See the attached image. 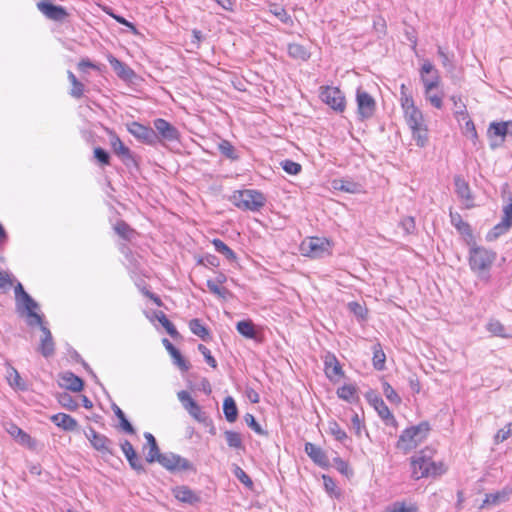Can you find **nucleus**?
I'll return each instance as SVG.
<instances>
[{
	"mask_svg": "<svg viewBox=\"0 0 512 512\" xmlns=\"http://www.w3.org/2000/svg\"><path fill=\"white\" fill-rule=\"evenodd\" d=\"M463 133L467 138L471 139L474 144L476 143V140L478 139V134L475 125L471 119L466 121L463 127Z\"/></svg>",
	"mask_w": 512,
	"mask_h": 512,
	"instance_id": "obj_63",
	"label": "nucleus"
},
{
	"mask_svg": "<svg viewBox=\"0 0 512 512\" xmlns=\"http://www.w3.org/2000/svg\"><path fill=\"white\" fill-rule=\"evenodd\" d=\"M217 148L225 158L231 161H236L240 157L237 149L228 140L222 139L218 143Z\"/></svg>",
	"mask_w": 512,
	"mask_h": 512,
	"instance_id": "obj_33",
	"label": "nucleus"
},
{
	"mask_svg": "<svg viewBox=\"0 0 512 512\" xmlns=\"http://www.w3.org/2000/svg\"><path fill=\"white\" fill-rule=\"evenodd\" d=\"M189 328L193 334L200 337L203 341H207L210 338L208 328H206L197 318L190 320Z\"/></svg>",
	"mask_w": 512,
	"mask_h": 512,
	"instance_id": "obj_36",
	"label": "nucleus"
},
{
	"mask_svg": "<svg viewBox=\"0 0 512 512\" xmlns=\"http://www.w3.org/2000/svg\"><path fill=\"white\" fill-rule=\"evenodd\" d=\"M510 228V225L505 224V222L501 221L487 233L486 239L488 241H494L501 235L505 234Z\"/></svg>",
	"mask_w": 512,
	"mask_h": 512,
	"instance_id": "obj_49",
	"label": "nucleus"
},
{
	"mask_svg": "<svg viewBox=\"0 0 512 512\" xmlns=\"http://www.w3.org/2000/svg\"><path fill=\"white\" fill-rule=\"evenodd\" d=\"M144 437L146 439V444L143 446L145 460L151 464L156 462V459L161 455L160 448L155 437L151 433L145 432Z\"/></svg>",
	"mask_w": 512,
	"mask_h": 512,
	"instance_id": "obj_20",
	"label": "nucleus"
},
{
	"mask_svg": "<svg viewBox=\"0 0 512 512\" xmlns=\"http://www.w3.org/2000/svg\"><path fill=\"white\" fill-rule=\"evenodd\" d=\"M128 131L139 141L155 146L159 143V137L153 128L139 122H132L127 125Z\"/></svg>",
	"mask_w": 512,
	"mask_h": 512,
	"instance_id": "obj_13",
	"label": "nucleus"
},
{
	"mask_svg": "<svg viewBox=\"0 0 512 512\" xmlns=\"http://www.w3.org/2000/svg\"><path fill=\"white\" fill-rule=\"evenodd\" d=\"M227 445L231 448H243L242 437L238 432L227 430L224 432Z\"/></svg>",
	"mask_w": 512,
	"mask_h": 512,
	"instance_id": "obj_48",
	"label": "nucleus"
},
{
	"mask_svg": "<svg viewBox=\"0 0 512 512\" xmlns=\"http://www.w3.org/2000/svg\"><path fill=\"white\" fill-rule=\"evenodd\" d=\"M27 324L31 327L39 326L42 332V337L40 339V345L38 351L45 357L48 358L55 353V343L53 341L52 334L47 326L44 325L43 316L41 315L40 323H35V319H28Z\"/></svg>",
	"mask_w": 512,
	"mask_h": 512,
	"instance_id": "obj_11",
	"label": "nucleus"
},
{
	"mask_svg": "<svg viewBox=\"0 0 512 512\" xmlns=\"http://www.w3.org/2000/svg\"><path fill=\"white\" fill-rule=\"evenodd\" d=\"M61 383L60 385L67 390L73 392H80L83 389L84 382L83 380L73 374L72 372H65L61 375Z\"/></svg>",
	"mask_w": 512,
	"mask_h": 512,
	"instance_id": "obj_25",
	"label": "nucleus"
},
{
	"mask_svg": "<svg viewBox=\"0 0 512 512\" xmlns=\"http://www.w3.org/2000/svg\"><path fill=\"white\" fill-rule=\"evenodd\" d=\"M320 90V98L325 104L338 113L344 112L346 100L344 93L338 87L325 86Z\"/></svg>",
	"mask_w": 512,
	"mask_h": 512,
	"instance_id": "obj_8",
	"label": "nucleus"
},
{
	"mask_svg": "<svg viewBox=\"0 0 512 512\" xmlns=\"http://www.w3.org/2000/svg\"><path fill=\"white\" fill-rule=\"evenodd\" d=\"M153 129L160 142H176L180 138L179 130L165 119L157 118L153 121Z\"/></svg>",
	"mask_w": 512,
	"mask_h": 512,
	"instance_id": "obj_14",
	"label": "nucleus"
},
{
	"mask_svg": "<svg viewBox=\"0 0 512 512\" xmlns=\"http://www.w3.org/2000/svg\"><path fill=\"white\" fill-rule=\"evenodd\" d=\"M244 420L246 422V424L257 434L259 435H267V432H265L262 427L260 426V424L256 421L255 417L250 414V413H247L245 416H244Z\"/></svg>",
	"mask_w": 512,
	"mask_h": 512,
	"instance_id": "obj_62",
	"label": "nucleus"
},
{
	"mask_svg": "<svg viewBox=\"0 0 512 512\" xmlns=\"http://www.w3.org/2000/svg\"><path fill=\"white\" fill-rule=\"evenodd\" d=\"M348 309L360 319H365L367 317V308L356 301L349 302Z\"/></svg>",
	"mask_w": 512,
	"mask_h": 512,
	"instance_id": "obj_56",
	"label": "nucleus"
},
{
	"mask_svg": "<svg viewBox=\"0 0 512 512\" xmlns=\"http://www.w3.org/2000/svg\"><path fill=\"white\" fill-rule=\"evenodd\" d=\"M121 450L125 455L130 467L137 473H145L146 469L142 463L141 458L138 456L133 445L128 440H123L120 443Z\"/></svg>",
	"mask_w": 512,
	"mask_h": 512,
	"instance_id": "obj_17",
	"label": "nucleus"
},
{
	"mask_svg": "<svg viewBox=\"0 0 512 512\" xmlns=\"http://www.w3.org/2000/svg\"><path fill=\"white\" fill-rule=\"evenodd\" d=\"M421 81L424 85V88H437L440 84V76L438 71H434L432 74L422 75Z\"/></svg>",
	"mask_w": 512,
	"mask_h": 512,
	"instance_id": "obj_50",
	"label": "nucleus"
},
{
	"mask_svg": "<svg viewBox=\"0 0 512 512\" xmlns=\"http://www.w3.org/2000/svg\"><path fill=\"white\" fill-rule=\"evenodd\" d=\"M220 284L213 280H207V287L211 293L218 296L219 298L226 299L229 295V290L225 287H220Z\"/></svg>",
	"mask_w": 512,
	"mask_h": 512,
	"instance_id": "obj_52",
	"label": "nucleus"
},
{
	"mask_svg": "<svg viewBox=\"0 0 512 512\" xmlns=\"http://www.w3.org/2000/svg\"><path fill=\"white\" fill-rule=\"evenodd\" d=\"M496 259V253L484 247L473 246L469 253V265L473 272L481 275L490 270Z\"/></svg>",
	"mask_w": 512,
	"mask_h": 512,
	"instance_id": "obj_5",
	"label": "nucleus"
},
{
	"mask_svg": "<svg viewBox=\"0 0 512 512\" xmlns=\"http://www.w3.org/2000/svg\"><path fill=\"white\" fill-rule=\"evenodd\" d=\"M15 298L17 305H20L21 303L23 304L27 311L28 319H35V323H40L41 315L34 311L38 308V303L27 292H25L21 283H18L15 286Z\"/></svg>",
	"mask_w": 512,
	"mask_h": 512,
	"instance_id": "obj_12",
	"label": "nucleus"
},
{
	"mask_svg": "<svg viewBox=\"0 0 512 512\" xmlns=\"http://www.w3.org/2000/svg\"><path fill=\"white\" fill-rule=\"evenodd\" d=\"M230 200L237 208L252 212L260 211L266 204L265 195L254 189L235 191Z\"/></svg>",
	"mask_w": 512,
	"mask_h": 512,
	"instance_id": "obj_3",
	"label": "nucleus"
},
{
	"mask_svg": "<svg viewBox=\"0 0 512 512\" xmlns=\"http://www.w3.org/2000/svg\"><path fill=\"white\" fill-rule=\"evenodd\" d=\"M114 230L121 238L128 241L131 240L135 234V231L125 221L122 220L115 224Z\"/></svg>",
	"mask_w": 512,
	"mask_h": 512,
	"instance_id": "obj_45",
	"label": "nucleus"
},
{
	"mask_svg": "<svg viewBox=\"0 0 512 512\" xmlns=\"http://www.w3.org/2000/svg\"><path fill=\"white\" fill-rule=\"evenodd\" d=\"M287 52L288 55L295 60L307 61L311 56L309 50L298 43L288 44Z\"/></svg>",
	"mask_w": 512,
	"mask_h": 512,
	"instance_id": "obj_29",
	"label": "nucleus"
},
{
	"mask_svg": "<svg viewBox=\"0 0 512 512\" xmlns=\"http://www.w3.org/2000/svg\"><path fill=\"white\" fill-rule=\"evenodd\" d=\"M451 224L457 229V231L468 237H472V229L470 225L463 221L461 215L457 212H450Z\"/></svg>",
	"mask_w": 512,
	"mask_h": 512,
	"instance_id": "obj_30",
	"label": "nucleus"
},
{
	"mask_svg": "<svg viewBox=\"0 0 512 512\" xmlns=\"http://www.w3.org/2000/svg\"><path fill=\"white\" fill-rule=\"evenodd\" d=\"M92 447L102 455H115L114 442L103 434L90 427L85 433Z\"/></svg>",
	"mask_w": 512,
	"mask_h": 512,
	"instance_id": "obj_10",
	"label": "nucleus"
},
{
	"mask_svg": "<svg viewBox=\"0 0 512 512\" xmlns=\"http://www.w3.org/2000/svg\"><path fill=\"white\" fill-rule=\"evenodd\" d=\"M36 6L45 17L53 21H63L68 16L64 7L54 5L51 2L40 1Z\"/></svg>",
	"mask_w": 512,
	"mask_h": 512,
	"instance_id": "obj_18",
	"label": "nucleus"
},
{
	"mask_svg": "<svg viewBox=\"0 0 512 512\" xmlns=\"http://www.w3.org/2000/svg\"><path fill=\"white\" fill-rule=\"evenodd\" d=\"M109 135V143L112 151L118 156L125 165L134 162V157L131 150L122 142L118 135L110 129H106Z\"/></svg>",
	"mask_w": 512,
	"mask_h": 512,
	"instance_id": "obj_16",
	"label": "nucleus"
},
{
	"mask_svg": "<svg viewBox=\"0 0 512 512\" xmlns=\"http://www.w3.org/2000/svg\"><path fill=\"white\" fill-rule=\"evenodd\" d=\"M510 436H512V422L508 423L504 428L498 430L494 437V442L496 444L504 442Z\"/></svg>",
	"mask_w": 512,
	"mask_h": 512,
	"instance_id": "obj_61",
	"label": "nucleus"
},
{
	"mask_svg": "<svg viewBox=\"0 0 512 512\" xmlns=\"http://www.w3.org/2000/svg\"><path fill=\"white\" fill-rule=\"evenodd\" d=\"M367 399L387 426L397 427V420L379 395L369 392L367 393Z\"/></svg>",
	"mask_w": 512,
	"mask_h": 512,
	"instance_id": "obj_15",
	"label": "nucleus"
},
{
	"mask_svg": "<svg viewBox=\"0 0 512 512\" xmlns=\"http://www.w3.org/2000/svg\"><path fill=\"white\" fill-rule=\"evenodd\" d=\"M113 411L120 421L121 429L127 434H135V429L132 426V424L127 420L125 413L116 405L114 406Z\"/></svg>",
	"mask_w": 512,
	"mask_h": 512,
	"instance_id": "obj_44",
	"label": "nucleus"
},
{
	"mask_svg": "<svg viewBox=\"0 0 512 512\" xmlns=\"http://www.w3.org/2000/svg\"><path fill=\"white\" fill-rule=\"evenodd\" d=\"M438 56L441 59V63L443 67H445L448 71H452L454 69V64L452 63L451 57L448 53L444 51L441 46H438L437 50Z\"/></svg>",
	"mask_w": 512,
	"mask_h": 512,
	"instance_id": "obj_64",
	"label": "nucleus"
},
{
	"mask_svg": "<svg viewBox=\"0 0 512 512\" xmlns=\"http://www.w3.org/2000/svg\"><path fill=\"white\" fill-rule=\"evenodd\" d=\"M305 452L315 464L321 467H327L329 465V459L326 453L319 446L307 442L305 444Z\"/></svg>",
	"mask_w": 512,
	"mask_h": 512,
	"instance_id": "obj_22",
	"label": "nucleus"
},
{
	"mask_svg": "<svg viewBox=\"0 0 512 512\" xmlns=\"http://www.w3.org/2000/svg\"><path fill=\"white\" fill-rule=\"evenodd\" d=\"M8 432L13 436L15 437V439L23 444V445H30L31 441H32V438L30 437V435H28L25 431H23L21 428H19L18 426L12 424L10 429H8Z\"/></svg>",
	"mask_w": 512,
	"mask_h": 512,
	"instance_id": "obj_46",
	"label": "nucleus"
},
{
	"mask_svg": "<svg viewBox=\"0 0 512 512\" xmlns=\"http://www.w3.org/2000/svg\"><path fill=\"white\" fill-rule=\"evenodd\" d=\"M223 412L228 422L233 423L237 420L238 409L235 400L231 396L224 399Z\"/></svg>",
	"mask_w": 512,
	"mask_h": 512,
	"instance_id": "obj_32",
	"label": "nucleus"
},
{
	"mask_svg": "<svg viewBox=\"0 0 512 512\" xmlns=\"http://www.w3.org/2000/svg\"><path fill=\"white\" fill-rule=\"evenodd\" d=\"M333 188L347 193H359L361 191V185L350 180L335 179L332 182Z\"/></svg>",
	"mask_w": 512,
	"mask_h": 512,
	"instance_id": "obj_31",
	"label": "nucleus"
},
{
	"mask_svg": "<svg viewBox=\"0 0 512 512\" xmlns=\"http://www.w3.org/2000/svg\"><path fill=\"white\" fill-rule=\"evenodd\" d=\"M429 430L428 422H421L416 426L405 429L399 436L396 447L405 453L411 451L426 439Z\"/></svg>",
	"mask_w": 512,
	"mask_h": 512,
	"instance_id": "obj_4",
	"label": "nucleus"
},
{
	"mask_svg": "<svg viewBox=\"0 0 512 512\" xmlns=\"http://www.w3.org/2000/svg\"><path fill=\"white\" fill-rule=\"evenodd\" d=\"M329 432L335 437L337 441L340 442H343L348 438L346 432L335 421L329 423Z\"/></svg>",
	"mask_w": 512,
	"mask_h": 512,
	"instance_id": "obj_54",
	"label": "nucleus"
},
{
	"mask_svg": "<svg viewBox=\"0 0 512 512\" xmlns=\"http://www.w3.org/2000/svg\"><path fill=\"white\" fill-rule=\"evenodd\" d=\"M301 252L304 256L310 258H323L330 255V242L325 238L311 237L304 240L300 246Z\"/></svg>",
	"mask_w": 512,
	"mask_h": 512,
	"instance_id": "obj_6",
	"label": "nucleus"
},
{
	"mask_svg": "<svg viewBox=\"0 0 512 512\" xmlns=\"http://www.w3.org/2000/svg\"><path fill=\"white\" fill-rule=\"evenodd\" d=\"M454 185L455 191L460 198L467 201L472 199L469 184L465 181L464 178H462L459 175H456L454 177Z\"/></svg>",
	"mask_w": 512,
	"mask_h": 512,
	"instance_id": "obj_34",
	"label": "nucleus"
},
{
	"mask_svg": "<svg viewBox=\"0 0 512 512\" xmlns=\"http://www.w3.org/2000/svg\"><path fill=\"white\" fill-rule=\"evenodd\" d=\"M108 61L112 66L113 70L120 78L124 80H129L134 75L133 70L128 65L118 60L116 57L109 55Z\"/></svg>",
	"mask_w": 512,
	"mask_h": 512,
	"instance_id": "obj_27",
	"label": "nucleus"
},
{
	"mask_svg": "<svg viewBox=\"0 0 512 512\" xmlns=\"http://www.w3.org/2000/svg\"><path fill=\"white\" fill-rule=\"evenodd\" d=\"M233 472H234L235 477L243 485H245L247 488H252L253 481L251 480V478L248 476V474L241 467L235 466Z\"/></svg>",
	"mask_w": 512,
	"mask_h": 512,
	"instance_id": "obj_58",
	"label": "nucleus"
},
{
	"mask_svg": "<svg viewBox=\"0 0 512 512\" xmlns=\"http://www.w3.org/2000/svg\"><path fill=\"white\" fill-rule=\"evenodd\" d=\"M382 386H383V394L391 403H393V404L401 403L400 396L397 394V392L394 390V388L388 382H383Z\"/></svg>",
	"mask_w": 512,
	"mask_h": 512,
	"instance_id": "obj_53",
	"label": "nucleus"
},
{
	"mask_svg": "<svg viewBox=\"0 0 512 512\" xmlns=\"http://www.w3.org/2000/svg\"><path fill=\"white\" fill-rule=\"evenodd\" d=\"M283 170L290 175H297L300 173L302 167L299 163L286 159L281 162Z\"/></svg>",
	"mask_w": 512,
	"mask_h": 512,
	"instance_id": "obj_60",
	"label": "nucleus"
},
{
	"mask_svg": "<svg viewBox=\"0 0 512 512\" xmlns=\"http://www.w3.org/2000/svg\"><path fill=\"white\" fill-rule=\"evenodd\" d=\"M156 462L170 472L195 470L193 464L188 459L173 452L161 453Z\"/></svg>",
	"mask_w": 512,
	"mask_h": 512,
	"instance_id": "obj_7",
	"label": "nucleus"
},
{
	"mask_svg": "<svg viewBox=\"0 0 512 512\" xmlns=\"http://www.w3.org/2000/svg\"><path fill=\"white\" fill-rule=\"evenodd\" d=\"M177 397L179 401L182 403L185 410H189L191 408H195L194 405L197 404V402L191 397L189 392L185 390H181L177 393Z\"/></svg>",
	"mask_w": 512,
	"mask_h": 512,
	"instance_id": "obj_55",
	"label": "nucleus"
},
{
	"mask_svg": "<svg viewBox=\"0 0 512 512\" xmlns=\"http://www.w3.org/2000/svg\"><path fill=\"white\" fill-rule=\"evenodd\" d=\"M436 88H425L424 95L425 99L430 102V104L437 108L441 109L443 106V94L435 92Z\"/></svg>",
	"mask_w": 512,
	"mask_h": 512,
	"instance_id": "obj_41",
	"label": "nucleus"
},
{
	"mask_svg": "<svg viewBox=\"0 0 512 512\" xmlns=\"http://www.w3.org/2000/svg\"><path fill=\"white\" fill-rule=\"evenodd\" d=\"M163 345L173 358V362L180 370L186 372L190 369L189 362L181 355L180 351L166 338L163 339Z\"/></svg>",
	"mask_w": 512,
	"mask_h": 512,
	"instance_id": "obj_24",
	"label": "nucleus"
},
{
	"mask_svg": "<svg viewBox=\"0 0 512 512\" xmlns=\"http://www.w3.org/2000/svg\"><path fill=\"white\" fill-rule=\"evenodd\" d=\"M212 244H213L215 250L218 253H220L223 256H225L226 259H228L229 261L236 260L235 252L231 248H229L222 240L214 239L212 241Z\"/></svg>",
	"mask_w": 512,
	"mask_h": 512,
	"instance_id": "obj_40",
	"label": "nucleus"
},
{
	"mask_svg": "<svg viewBox=\"0 0 512 512\" xmlns=\"http://www.w3.org/2000/svg\"><path fill=\"white\" fill-rule=\"evenodd\" d=\"M356 102L358 118L361 121L373 117L376 110V102L368 92L358 88L356 92Z\"/></svg>",
	"mask_w": 512,
	"mask_h": 512,
	"instance_id": "obj_9",
	"label": "nucleus"
},
{
	"mask_svg": "<svg viewBox=\"0 0 512 512\" xmlns=\"http://www.w3.org/2000/svg\"><path fill=\"white\" fill-rule=\"evenodd\" d=\"M488 137L491 141V148L498 147L503 141L507 132L503 122H492L488 128Z\"/></svg>",
	"mask_w": 512,
	"mask_h": 512,
	"instance_id": "obj_21",
	"label": "nucleus"
},
{
	"mask_svg": "<svg viewBox=\"0 0 512 512\" xmlns=\"http://www.w3.org/2000/svg\"><path fill=\"white\" fill-rule=\"evenodd\" d=\"M155 317L159 321V323L165 328L166 332L172 337L177 338L179 337V333L176 330L173 323L167 318L165 313L163 311H157L155 312Z\"/></svg>",
	"mask_w": 512,
	"mask_h": 512,
	"instance_id": "obj_39",
	"label": "nucleus"
},
{
	"mask_svg": "<svg viewBox=\"0 0 512 512\" xmlns=\"http://www.w3.org/2000/svg\"><path fill=\"white\" fill-rule=\"evenodd\" d=\"M67 77L70 81V83L72 84V88L69 92V94L73 97V98H76V99H79L83 96L84 94V84L81 83L77 78L76 76L74 75V73L70 70L67 71Z\"/></svg>",
	"mask_w": 512,
	"mask_h": 512,
	"instance_id": "obj_38",
	"label": "nucleus"
},
{
	"mask_svg": "<svg viewBox=\"0 0 512 512\" xmlns=\"http://www.w3.org/2000/svg\"><path fill=\"white\" fill-rule=\"evenodd\" d=\"M94 158L103 166L110 165V154L101 147L94 148Z\"/></svg>",
	"mask_w": 512,
	"mask_h": 512,
	"instance_id": "obj_57",
	"label": "nucleus"
},
{
	"mask_svg": "<svg viewBox=\"0 0 512 512\" xmlns=\"http://www.w3.org/2000/svg\"><path fill=\"white\" fill-rule=\"evenodd\" d=\"M337 396L349 403H355L359 401L357 394V387L352 384H345L337 389Z\"/></svg>",
	"mask_w": 512,
	"mask_h": 512,
	"instance_id": "obj_28",
	"label": "nucleus"
},
{
	"mask_svg": "<svg viewBox=\"0 0 512 512\" xmlns=\"http://www.w3.org/2000/svg\"><path fill=\"white\" fill-rule=\"evenodd\" d=\"M51 421L65 431H75L78 428L76 419L65 413H58L51 416Z\"/></svg>",
	"mask_w": 512,
	"mask_h": 512,
	"instance_id": "obj_26",
	"label": "nucleus"
},
{
	"mask_svg": "<svg viewBox=\"0 0 512 512\" xmlns=\"http://www.w3.org/2000/svg\"><path fill=\"white\" fill-rule=\"evenodd\" d=\"M236 329L239 334L248 338V339H256L257 332L255 330V325L251 320H242L239 321L236 325Z\"/></svg>",
	"mask_w": 512,
	"mask_h": 512,
	"instance_id": "obj_35",
	"label": "nucleus"
},
{
	"mask_svg": "<svg viewBox=\"0 0 512 512\" xmlns=\"http://www.w3.org/2000/svg\"><path fill=\"white\" fill-rule=\"evenodd\" d=\"M195 408H191L187 410L189 415L193 417L196 421L200 423H206L208 420V416L206 412H204L201 408V406L197 403L194 405Z\"/></svg>",
	"mask_w": 512,
	"mask_h": 512,
	"instance_id": "obj_59",
	"label": "nucleus"
},
{
	"mask_svg": "<svg viewBox=\"0 0 512 512\" xmlns=\"http://www.w3.org/2000/svg\"><path fill=\"white\" fill-rule=\"evenodd\" d=\"M430 451H420L411 458L412 477L416 480L423 477L438 476L445 472L442 463L431 460Z\"/></svg>",
	"mask_w": 512,
	"mask_h": 512,
	"instance_id": "obj_2",
	"label": "nucleus"
},
{
	"mask_svg": "<svg viewBox=\"0 0 512 512\" xmlns=\"http://www.w3.org/2000/svg\"><path fill=\"white\" fill-rule=\"evenodd\" d=\"M373 349V367L378 370L382 371L385 368V361H386V355L379 343H376L372 347Z\"/></svg>",
	"mask_w": 512,
	"mask_h": 512,
	"instance_id": "obj_37",
	"label": "nucleus"
},
{
	"mask_svg": "<svg viewBox=\"0 0 512 512\" xmlns=\"http://www.w3.org/2000/svg\"><path fill=\"white\" fill-rule=\"evenodd\" d=\"M416 504L396 501L386 508V512H417Z\"/></svg>",
	"mask_w": 512,
	"mask_h": 512,
	"instance_id": "obj_43",
	"label": "nucleus"
},
{
	"mask_svg": "<svg viewBox=\"0 0 512 512\" xmlns=\"http://www.w3.org/2000/svg\"><path fill=\"white\" fill-rule=\"evenodd\" d=\"M7 380L12 387H17L21 390L25 389V385L21 381L18 371L11 365H7Z\"/></svg>",
	"mask_w": 512,
	"mask_h": 512,
	"instance_id": "obj_47",
	"label": "nucleus"
},
{
	"mask_svg": "<svg viewBox=\"0 0 512 512\" xmlns=\"http://www.w3.org/2000/svg\"><path fill=\"white\" fill-rule=\"evenodd\" d=\"M173 492L175 498L183 503L194 505L201 501L199 494L191 490L188 486H178Z\"/></svg>",
	"mask_w": 512,
	"mask_h": 512,
	"instance_id": "obj_23",
	"label": "nucleus"
},
{
	"mask_svg": "<svg viewBox=\"0 0 512 512\" xmlns=\"http://www.w3.org/2000/svg\"><path fill=\"white\" fill-rule=\"evenodd\" d=\"M405 85H401V106L407 125L411 129L412 137L419 147H424L428 141V129L422 112L415 106L414 100L405 92Z\"/></svg>",
	"mask_w": 512,
	"mask_h": 512,
	"instance_id": "obj_1",
	"label": "nucleus"
},
{
	"mask_svg": "<svg viewBox=\"0 0 512 512\" xmlns=\"http://www.w3.org/2000/svg\"><path fill=\"white\" fill-rule=\"evenodd\" d=\"M324 371L331 381H334L337 377H342L344 375L338 359L332 353H327L324 357Z\"/></svg>",
	"mask_w": 512,
	"mask_h": 512,
	"instance_id": "obj_19",
	"label": "nucleus"
},
{
	"mask_svg": "<svg viewBox=\"0 0 512 512\" xmlns=\"http://www.w3.org/2000/svg\"><path fill=\"white\" fill-rule=\"evenodd\" d=\"M58 402L62 407L66 408L68 410L73 411V410L77 409V407H78V403L67 392H63L58 395Z\"/></svg>",
	"mask_w": 512,
	"mask_h": 512,
	"instance_id": "obj_51",
	"label": "nucleus"
},
{
	"mask_svg": "<svg viewBox=\"0 0 512 512\" xmlns=\"http://www.w3.org/2000/svg\"><path fill=\"white\" fill-rule=\"evenodd\" d=\"M486 329L493 335L497 337L507 338L509 335L506 333V328L504 325L495 319H491L487 325Z\"/></svg>",
	"mask_w": 512,
	"mask_h": 512,
	"instance_id": "obj_42",
	"label": "nucleus"
}]
</instances>
